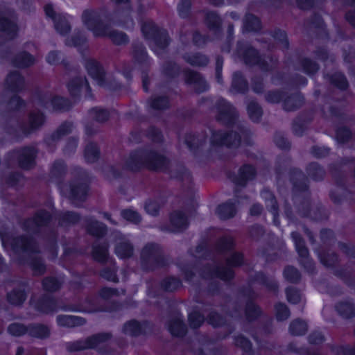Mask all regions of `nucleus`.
I'll list each match as a JSON object with an SVG mask.
<instances>
[{
  "label": "nucleus",
  "mask_w": 355,
  "mask_h": 355,
  "mask_svg": "<svg viewBox=\"0 0 355 355\" xmlns=\"http://www.w3.org/2000/svg\"><path fill=\"white\" fill-rule=\"evenodd\" d=\"M68 88L72 95H77L79 93H85V95L89 92V87L86 80L81 78L72 80L68 85Z\"/></svg>",
  "instance_id": "9b49d317"
},
{
  "label": "nucleus",
  "mask_w": 355,
  "mask_h": 355,
  "mask_svg": "<svg viewBox=\"0 0 355 355\" xmlns=\"http://www.w3.org/2000/svg\"><path fill=\"white\" fill-rule=\"evenodd\" d=\"M115 252L119 258H126L132 254V247L125 238L121 237L117 240Z\"/></svg>",
  "instance_id": "f8f14e48"
},
{
  "label": "nucleus",
  "mask_w": 355,
  "mask_h": 355,
  "mask_svg": "<svg viewBox=\"0 0 355 355\" xmlns=\"http://www.w3.org/2000/svg\"><path fill=\"white\" fill-rule=\"evenodd\" d=\"M123 331L127 334L136 336L141 333V325L137 321L132 320L125 324Z\"/></svg>",
  "instance_id": "5701e85b"
},
{
  "label": "nucleus",
  "mask_w": 355,
  "mask_h": 355,
  "mask_svg": "<svg viewBox=\"0 0 355 355\" xmlns=\"http://www.w3.org/2000/svg\"><path fill=\"white\" fill-rule=\"evenodd\" d=\"M228 264L231 266H236L240 265L243 261V257L239 253L233 254L230 259H228Z\"/></svg>",
  "instance_id": "864d4df0"
},
{
  "label": "nucleus",
  "mask_w": 355,
  "mask_h": 355,
  "mask_svg": "<svg viewBox=\"0 0 355 355\" xmlns=\"http://www.w3.org/2000/svg\"><path fill=\"white\" fill-rule=\"evenodd\" d=\"M347 19L349 21V22L352 24L354 26H355V14H352L349 12L347 15Z\"/></svg>",
  "instance_id": "774afa93"
},
{
  "label": "nucleus",
  "mask_w": 355,
  "mask_h": 355,
  "mask_svg": "<svg viewBox=\"0 0 355 355\" xmlns=\"http://www.w3.org/2000/svg\"><path fill=\"white\" fill-rule=\"evenodd\" d=\"M17 27L14 21L8 19V14L6 12H0V31L3 32L10 37L15 35Z\"/></svg>",
  "instance_id": "1a4fd4ad"
},
{
  "label": "nucleus",
  "mask_w": 355,
  "mask_h": 355,
  "mask_svg": "<svg viewBox=\"0 0 355 355\" xmlns=\"http://www.w3.org/2000/svg\"><path fill=\"white\" fill-rule=\"evenodd\" d=\"M189 325L190 329L196 330L200 326V315L198 312L189 313Z\"/></svg>",
  "instance_id": "e433bc0d"
},
{
  "label": "nucleus",
  "mask_w": 355,
  "mask_h": 355,
  "mask_svg": "<svg viewBox=\"0 0 355 355\" xmlns=\"http://www.w3.org/2000/svg\"><path fill=\"white\" fill-rule=\"evenodd\" d=\"M43 122L44 116L40 112L33 114L30 116V123L33 129L41 125Z\"/></svg>",
  "instance_id": "ea45409f"
},
{
  "label": "nucleus",
  "mask_w": 355,
  "mask_h": 355,
  "mask_svg": "<svg viewBox=\"0 0 355 355\" xmlns=\"http://www.w3.org/2000/svg\"><path fill=\"white\" fill-rule=\"evenodd\" d=\"M168 330L171 334L176 336L184 335L187 330L182 322V318L181 316H177L173 318L168 324Z\"/></svg>",
  "instance_id": "ddd939ff"
},
{
  "label": "nucleus",
  "mask_w": 355,
  "mask_h": 355,
  "mask_svg": "<svg viewBox=\"0 0 355 355\" xmlns=\"http://www.w3.org/2000/svg\"><path fill=\"white\" fill-rule=\"evenodd\" d=\"M186 60L188 62H189L191 65H198L200 62V58L198 55H195L193 56V58H190L189 56H187L186 58Z\"/></svg>",
  "instance_id": "0e129e2a"
},
{
  "label": "nucleus",
  "mask_w": 355,
  "mask_h": 355,
  "mask_svg": "<svg viewBox=\"0 0 355 355\" xmlns=\"http://www.w3.org/2000/svg\"><path fill=\"white\" fill-rule=\"evenodd\" d=\"M261 207L259 205H254L250 209L251 215H257L261 211Z\"/></svg>",
  "instance_id": "69168bd1"
},
{
  "label": "nucleus",
  "mask_w": 355,
  "mask_h": 355,
  "mask_svg": "<svg viewBox=\"0 0 355 355\" xmlns=\"http://www.w3.org/2000/svg\"><path fill=\"white\" fill-rule=\"evenodd\" d=\"M235 344L243 348L245 351L249 350L251 347V344L249 340L243 336H238L236 338Z\"/></svg>",
  "instance_id": "8fccbe9b"
},
{
  "label": "nucleus",
  "mask_w": 355,
  "mask_h": 355,
  "mask_svg": "<svg viewBox=\"0 0 355 355\" xmlns=\"http://www.w3.org/2000/svg\"><path fill=\"white\" fill-rule=\"evenodd\" d=\"M243 80L240 73H235L233 79V86L237 87L238 84L241 83V80Z\"/></svg>",
  "instance_id": "338daca9"
},
{
  "label": "nucleus",
  "mask_w": 355,
  "mask_h": 355,
  "mask_svg": "<svg viewBox=\"0 0 355 355\" xmlns=\"http://www.w3.org/2000/svg\"><path fill=\"white\" fill-rule=\"evenodd\" d=\"M261 197L266 201L267 206L270 207L271 212L273 215V221L277 225L276 201L272 193L269 190H264L261 193Z\"/></svg>",
  "instance_id": "2eb2a0df"
},
{
  "label": "nucleus",
  "mask_w": 355,
  "mask_h": 355,
  "mask_svg": "<svg viewBox=\"0 0 355 355\" xmlns=\"http://www.w3.org/2000/svg\"><path fill=\"white\" fill-rule=\"evenodd\" d=\"M241 143V136L237 133H228L225 135L221 141V144L227 145L230 147H236Z\"/></svg>",
  "instance_id": "6ab92c4d"
},
{
  "label": "nucleus",
  "mask_w": 355,
  "mask_h": 355,
  "mask_svg": "<svg viewBox=\"0 0 355 355\" xmlns=\"http://www.w3.org/2000/svg\"><path fill=\"white\" fill-rule=\"evenodd\" d=\"M141 31L145 38L149 42L152 50L159 53L168 44V38L163 30H159L151 21H145L141 26Z\"/></svg>",
  "instance_id": "7ed1b4c3"
},
{
  "label": "nucleus",
  "mask_w": 355,
  "mask_h": 355,
  "mask_svg": "<svg viewBox=\"0 0 355 355\" xmlns=\"http://www.w3.org/2000/svg\"><path fill=\"white\" fill-rule=\"evenodd\" d=\"M88 231L94 236H101L105 233V227L98 221H93L89 225Z\"/></svg>",
  "instance_id": "bb28decb"
},
{
  "label": "nucleus",
  "mask_w": 355,
  "mask_h": 355,
  "mask_svg": "<svg viewBox=\"0 0 355 355\" xmlns=\"http://www.w3.org/2000/svg\"><path fill=\"white\" fill-rule=\"evenodd\" d=\"M30 333L33 336L43 338L49 334V329L44 325L37 324L31 328Z\"/></svg>",
  "instance_id": "7c9ffc66"
},
{
  "label": "nucleus",
  "mask_w": 355,
  "mask_h": 355,
  "mask_svg": "<svg viewBox=\"0 0 355 355\" xmlns=\"http://www.w3.org/2000/svg\"><path fill=\"white\" fill-rule=\"evenodd\" d=\"M85 38H72L70 40L67 41V44L70 46H79L81 44H83L85 42Z\"/></svg>",
  "instance_id": "680f3d73"
},
{
  "label": "nucleus",
  "mask_w": 355,
  "mask_h": 355,
  "mask_svg": "<svg viewBox=\"0 0 355 355\" xmlns=\"http://www.w3.org/2000/svg\"><path fill=\"white\" fill-rule=\"evenodd\" d=\"M101 276L105 279L112 282H116L118 279L116 271L114 269L103 270L101 272Z\"/></svg>",
  "instance_id": "09e8293b"
},
{
  "label": "nucleus",
  "mask_w": 355,
  "mask_h": 355,
  "mask_svg": "<svg viewBox=\"0 0 355 355\" xmlns=\"http://www.w3.org/2000/svg\"><path fill=\"white\" fill-rule=\"evenodd\" d=\"M10 245L14 251H17L19 249L26 250L27 248L26 241L24 239H21L20 243L18 241H15L13 243H10Z\"/></svg>",
  "instance_id": "5fc2aeb1"
},
{
  "label": "nucleus",
  "mask_w": 355,
  "mask_h": 355,
  "mask_svg": "<svg viewBox=\"0 0 355 355\" xmlns=\"http://www.w3.org/2000/svg\"><path fill=\"white\" fill-rule=\"evenodd\" d=\"M46 60L50 64H55L58 60V53L56 52H51L49 53Z\"/></svg>",
  "instance_id": "e2e57ef3"
},
{
  "label": "nucleus",
  "mask_w": 355,
  "mask_h": 355,
  "mask_svg": "<svg viewBox=\"0 0 355 355\" xmlns=\"http://www.w3.org/2000/svg\"><path fill=\"white\" fill-rule=\"evenodd\" d=\"M26 331V328L20 324H12L8 327V332L13 336H21Z\"/></svg>",
  "instance_id": "4c0bfd02"
},
{
  "label": "nucleus",
  "mask_w": 355,
  "mask_h": 355,
  "mask_svg": "<svg viewBox=\"0 0 355 355\" xmlns=\"http://www.w3.org/2000/svg\"><path fill=\"white\" fill-rule=\"evenodd\" d=\"M245 26L249 31H257L260 28V21L252 15H248L245 19Z\"/></svg>",
  "instance_id": "cd10ccee"
},
{
  "label": "nucleus",
  "mask_w": 355,
  "mask_h": 355,
  "mask_svg": "<svg viewBox=\"0 0 355 355\" xmlns=\"http://www.w3.org/2000/svg\"><path fill=\"white\" fill-rule=\"evenodd\" d=\"M83 21L95 37H108L118 44L128 40L124 33L113 31L110 25L105 24L104 17L98 12L85 10L83 14Z\"/></svg>",
  "instance_id": "f257e3e1"
},
{
  "label": "nucleus",
  "mask_w": 355,
  "mask_h": 355,
  "mask_svg": "<svg viewBox=\"0 0 355 355\" xmlns=\"http://www.w3.org/2000/svg\"><path fill=\"white\" fill-rule=\"evenodd\" d=\"M51 219V215L46 211H41L38 213L33 219L36 226H42L46 225Z\"/></svg>",
  "instance_id": "473e14b6"
},
{
  "label": "nucleus",
  "mask_w": 355,
  "mask_h": 355,
  "mask_svg": "<svg viewBox=\"0 0 355 355\" xmlns=\"http://www.w3.org/2000/svg\"><path fill=\"white\" fill-rule=\"evenodd\" d=\"M276 317L278 320H284L287 319L290 313L288 309V308L282 304H277L276 306Z\"/></svg>",
  "instance_id": "72a5a7b5"
},
{
  "label": "nucleus",
  "mask_w": 355,
  "mask_h": 355,
  "mask_svg": "<svg viewBox=\"0 0 355 355\" xmlns=\"http://www.w3.org/2000/svg\"><path fill=\"white\" fill-rule=\"evenodd\" d=\"M156 252V246L154 244H149L146 245L141 252V257L146 260L148 257L149 259L154 258Z\"/></svg>",
  "instance_id": "a19ab883"
},
{
  "label": "nucleus",
  "mask_w": 355,
  "mask_h": 355,
  "mask_svg": "<svg viewBox=\"0 0 355 355\" xmlns=\"http://www.w3.org/2000/svg\"><path fill=\"white\" fill-rule=\"evenodd\" d=\"M9 302L13 304H20L26 299L25 293L21 290L13 291L8 295Z\"/></svg>",
  "instance_id": "a878e982"
},
{
  "label": "nucleus",
  "mask_w": 355,
  "mask_h": 355,
  "mask_svg": "<svg viewBox=\"0 0 355 355\" xmlns=\"http://www.w3.org/2000/svg\"><path fill=\"white\" fill-rule=\"evenodd\" d=\"M180 285V282L176 278H168L164 280L163 286L164 289L169 291H173L177 289Z\"/></svg>",
  "instance_id": "58836bf2"
},
{
  "label": "nucleus",
  "mask_w": 355,
  "mask_h": 355,
  "mask_svg": "<svg viewBox=\"0 0 355 355\" xmlns=\"http://www.w3.org/2000/svg\"><path fill=\"white\" fill-rule=\"evenodd\" d=\"M291 235L299 255L302 257H306L308 255V250L300 236L296 232H293Z\"/></svg>",
  "instance_id": "412c9836"
},
{
  "label": "nucleus",
  "mask_w": 355,
  "mask_h": 355,
  "mask_svg": "<svg viewBox=\"0 0 355 355\" xmlns=\"http://www.w3.org/2000/svg\"><path fill=\"white\" fill-rule=\"evenodd\" d=\"M334 83L340 89H345L347 86V83L345 78L340 73L336 74L333 79Z\"/></svg>",
  "instance_id": "3c124183"
},
{
  "label": "nucleus",
  "mask_w": 355,
  "mask_h": 355,
  "mask_svg": "<svg viewBox=\"0 0 355 355\" xmlns=\"http://www.w3.org/2000/svg\"><path fill=\"white\" fill-rule=\"evenodd\" d=\"M86 68L89 76L98 85H104L105 74L98 62L93 60H88L86 64Z\"/></svg>",
  "instance_id": "0eeeda50"
},
{
  "label": "nucleus",
  "mask_w": 355,
  "mask_h": 355,
  "mask_svg": "<svg viewBox=\"0 0 355 355\" xmlns=\"http://www.w3.org/2000/svg\"><path fill=\"white\" fill-rule=\"evenodd\" d=\"M165 162V157L156 152L139 150L129 156L127 166L131 170H137L142 166L157 170L162 168Z\"/></svg>",
  "instance_id": "f03ea898"
},
{
  "label": "nucleus",
  "mask_w": 355,
  "mask_h": 355,
  "mask_svg": "<svg viewBox=\"0 0 355 355\" xmlns=\"http://www.w3.org/2000/svg\"><path fill=\"white\" fill-rule=\"evenodd\" d=\"M64 195L73 200H83L87 193V187L83 184L70 185L62 191Z\"/></svg>",
  "instance_id": "39448f33"
},
{
  "label": "nucleus",
  "mask_w": 355,
  "mask_h": 355,
  "mask_svg": "<svg viewBox=\"0 0 355 355\" xmlns=\"http://www.w3.org/2000/svg\"><path fill=\"white\" fill-rule=\"evenodd\" d=\"M307 329L306 324L301 320H295L291 325L289 331L293 335H302L304 334Z\"/></svg>",
  "instance_id": "4be33fe9"
},
{
  "label": "nucleus",
  "mask_w": 355,
  "mask_h": 355,
  "mask_svg": "<svg viewBox=\"0 0 355 355\" xmlns=\"http://www.w3.org/2000/svg\"><path fill=\"white\" fill-rule=\"evenodd\" d=\"M246 311L249 317H254L259 313V308L253 304L249 305Z\"/></svg>",
  "instance_id": "4d7b16f0"
},
{
  "label": "nucleus",
  "mask_w": 355,
  "mask_h": 355,
  "mask_svg": "<svg viewBox=\"0 0 355 355\" xmlns=\"http://www.w3.org/2000/svg\"><path fill=\"white\" fill-rule=\"evenodd\" d=\"M310 342L314 344H318L323 340V337L320 333L312 334L309 338Z\"/></svg>",
  "instance_id": "052dcab7"
},
{
  "label": "nucleus",
  "mask_w": 355,
  "mask_h": 355,
  "mask_svg": "<svg viewBox=\"0 0 355 355\" xmlns=\"http://www.w3.org/2000/svg\"><path fill=\"white\" fill-rule=\"evenodd\" d=\"M93 256L99 261H105L107 257V247L103 245H94L93 248Z\"/></svg>",
  "instance_id": "393cba45"
},
{
  "label": "nucleus",
  "mask_w": 355,
  "mask_h": 355,
  "mask_svg": "<svg viewBox=\"0 0 355 355\" xmlns=\"http://www.w3.org/2000/svg\"><path fill=\"white\" fill-rule=\"evenodd\" d=\"M241 175L242 178L249 180L252 178L255 175L254 168L251 166H245L241 169Z\"/></svg>",
  "instance_id": "49530a36"
},
{
  "label": "nucleus",
  "mask_w": 355,
  "mask_h": 355,
  "mask_svg": "<svg viewBox=\"0 0 355 355\" xmlns=\"http://www.w3.org/2000/svg\"><path fill=\"white\" fill-rule=\"evenodd\" d=\"M122 216L124 219L132 223H138L140 220L139 214L134 210L126 209L122 211Z\"/></svg>",
  "instance_id": "f704fd0d"
},
{
  "label": "nucleus",
  "mask_w": 355,
  "mask_h": 355,
  "mask_svg": "<svg viewBox=\"0 0 355 355\" xmlns=\"http://www.w3.org/2000/svg\"><path fill=\"white\" fill-rule=\"evenodd\" d=\"M46 15L51 18L54 24L55 28L58 33L62 35L65 34L69 30V21L66 17L61 15H57L51 4H47L44 7Z\"/></svg>",
  "instance_id": "20e7f679"
},
{
  "label": "nucleus",
  "mask_w": 355,
  "mask_h": 355,
  "mask_svg": "<svg viewBox=\"0 0 355 355\" xmlns=\"http://www.w3.org/2000/svg\"><path fill=\"white\" fill-rule=\"evenodd\" d=\"M66 103V100L60 97H55L51 101V104L55 110H64Z\"/></svg>",
  "instance_id": "de8ad7c7"
},
{
  "label": "nucleus",
  "mask_w": 355,
  "mask_h": 355,
  "mask_svg": "<svg viewBox=\"0 0 355 355\" xmlns=\"http://www.w3.org/2000/svg\"><path fill=\"white\" fill-rule=\"evenodd\" d=\"M285 278L291 282H295L300 279L298 271L293 267H287L284 272Z\"/></svg>",
  "instance_id": "2f4dec72"
},
{
  "label": "nucleus",
  "mask_w": 355,
  "mask_h": 355,
  "mask_svg": "<svg viewBox=\"0 0 355 355\" xmlns=\"http://www.w3.org/2000/svg\"><path fill=\"white\" fill-rule=\"evenodd\" d=\"M191 3L189 0H182L178 8L179 14L182 17H184L187 15Z\"/></svg>",
  "instance_id": "a18cd8bd"
},
{
  "label": "nucleus",
  "mask_w": 355,
  "mask_h": 355,
  "mask_svg": "<svg viewBox=\"0 0 355 355\" xmlns=\"http://www.w3.org/2000/svg\"><path fill=\"white\" fill-rule=\"evenodd\" d=\"M35 155L36 151L33 147L21 150L19 153V162L21 166L24 168H31L34 163Z\"/></svg>",
  "instance_id": "9d476101"
},
{
  "label": "nucleus",
  "mask_w": 355,
  "mask_h": 355,
  "mask_svg": "<svg viewBox=\"0 0 355 355\" xmlns=\"http://www.w3.org/2000/svg\"><path fill=\"white\" fill-rule=\"evenodd\" d=\"M188 220L182 211H175L170 217V226L168 228L171 232H179L187 227Z\"/></svg>",
  "instance_id": "6e6552de"
},
{
  "label": "nucleus",
  "mask_w": 355,
  "mask_h": 355,
  "mask_svg": "<svg viewBox=\"0 0 355 355\" xmlns=\"http://www.w3.org/2000/svg\"><path fill=\"white\" fill-rule=\"evenodd\" d=\"M267 99L270 102L277 103L280 101L281 96L278 92H272L268 94Z\"/></svg>",
  "instance_id": "bf43d9fd"
},
{
  "label": "nucleus",
  "mask_w": 355,
  "mask_h": 355,
  "mask_svg": "<svg viewBox=\"0 0 355 355\" xmlns=\"http://www.w3.org/2000/svg\"><path fill=\"white\" fill-rule=\"evenodd\" d=\"M248 112L250 119L254 121L259 119L262 113L259 105L254 102H251L248 105Z\"/></svg>",
  "instance_id": "c85d7f7f"
},
{
  "label": "nucleus",
  "mask_w": 355,
  "mask_h": 355,
  "mask_svg": "<svg viewBox=\"0 0 355 355\" xmlns=\"http://www.w3.org/2000/svg\"><path fill=\"white\" fill-rule=\"evenodd\" d=\"M92 115L98 121H105L109 116L107 110L101 108H95L92 111Z\"/></svg>",
  "instance_id": "37998d69"
},
{
  "label": "nucleus",
  "mask_w": 355,
  "mask_h": 355,
  "mask_svg": "<svg viewBox=\"0 0 355 355\" xmlns=\"http://www.w3.org/2000/svg\"><path fill=\"white\" fill-rule=\"evenodd\" d=\"M338 312L345 318H350L355 315V307L349 302H342L337 305Z\"/></svg>",
  "instance_id": "a211bd4d"
},
{
  "label": "nucleus",
  "mask_w": 355,
  "mask_h": 355,
  "mask_svg": "<svg viewBox=\"0 0 355 355\" xmlns=\"http://www.w3.org/2000/svg\"><path fill=\"white\" fill-rule=\"evenodd\" d=\"M145 209L149 214L155 215L158 211L159 207L156 202L148 201L146 203Z\"/></svg>",
  "instance_id": "603ef678"
},
{
  "label": "nucleus",
  "mask_w": 355,
  "mask_h": 355,
  "mask_svg": "<svg viewBox=\"0 0 355 355\" xmlns=\"http://www.w3.org/2000/svg\"><path fill=\"white\" fill-rule=\"evenodd\" d=\"M118 291L116 290L110 288H104L101 290V295L103 298H109L114 295H118Z\"/></svg>",
  "instance_id": "6e6d98bb"
},
{
  "label": "nucleus",
  "mask_w": 355,
  "mask_h": 355,
  "mask_svg": "<svg viewBox=\"0 0 355 355\" xmlns=\"http://www.w3.org/2000/svg\"><path fill=\"white\" fill-rule=\"evenodd\" d=\"M98 156V150L94 144H89L85 150V157L87 162H94Z\"/></svg>",
  "instance_id": "b1692460"
},
{
  "label": "nucleus",
  "mask_w": 355,
  "mask_h": 355,
  "mask_svg": "<svg viewBox=\"0 0 355 355\" xmlns=\"http://www.w3.org/2000/svg\"><path fill=\"white\" fill-rule=\"evenodd\" d=\"M60 286V282L54 277L46 278L43 282V286L44 289L53 291L57 290Z\"/></svg>",
  "instance_id": "c756f323"
},
{
  "label": "nucleus",
  "mask_w": 355,
  "mask_h": 355,
  "mask_svg": "<svg viewBox=\"0 0 355 355\" xmlns=\"http://www.w3.org/2000/svg\"><path fill=\"white\" fill-rule=\"evenodd\" d=\"M35 59L31 55L23 52L17 55L14 61V64L18 67H26L33 64Z\"/></svg>",
  "instance_id": "f3484780"
},
{
  "label": "nucleus",
  "mask_w": 355,
  "mask_h": 355,
  "mask_svg": "<svg viewBox=\"0 0 355 355\" xmlns=\"http://www.w3.org/2000/svg\"><path fill=\"white\" fill-rule=\"evenodd\" d=\"M57 322L60 326L72 327L76 324H81L80 319L73 315H59L57 318Z\"/></svg>",
  "instance_id": "aec40b11"
},
{
  "label": "nucleus",
  "mask_w": 355,
  "mask_h": 355,
  "mask_svg": "<svg viewBox=\"0 0 355 355\" xmlns=\"http://www.w3.org/2000/svg\"><path fill=\"white\" fill-rule=\"evenodd\" d=\"M6 84L13 91H18L24 85V78L18 72L10 73L6 79Z\"/></svg>",
  "instance_id": "4468645a"
},
{
  "label": "nucleus",
  "mask_w": 355,
  "mask_h": 355,
  "mask_svg": "<svg viewBox=\"0 0 355 355\" xmlns=\"http://www.w3.org/2000/svg\"><path fill=\"white\" fill-rule=\"evenodd\" d=\"M108 338L109 335L107 334L94 336L86 340L75 343L72 349L81 350L87 348H96L101 342L106 340Z\"/></svg>",
  "instance_id": "423d86ee"
},
{
  "label": "nucleus",
  "mask_w": 355,
  "mask_h": 355,
  "mask_svg": "<svg viewBox=\"0 0 355 355\" xmlns=\"http://www.w3.org/2000/svg\"><path fill=\"white\" fill-rule=\"evenodd\" d=\"M214 276L223 280H228L233 277L234 272L230 268H223L215 272Z\"/></svg>",
  "instance_id": "c9c22d12"
},
{
  "label": "nucleus",
  "mask_w": 355,
  "mask_h": 355,
  "mask_svg": "<svg viewBox=\"0 0 355 355\" xmlns=\"http://www.w3.org/2000/svg\"><path fill=\"white\" fill-rule=\"evenodd\" d=\"M64 218L69 223H75L79 219L78 215L73 212H68L64 215Z\"/></svg>",
  "instance_id": "13d9d810"
},
{
  "label": "nucleus",
  "mask_w": 355,
  "mask_h": 355,
  "mask_svg": "<svg viewBox=\"0 0 355 355\" xmlns=\"http://www.w3.org/2000/svg\"><path fill=\"white\" fill-rule=\"evenodd\" d=\"M236 212L234 206L232 203H225L220 205L218 208L217 213L219 217L223 219H227L232 217Z\"/></svg>",
  "instance_id": "dca6fc26"
},
{
  "label": "nucleus",
  "mask_w": 355,
  "mask_h": 355,
  "mask_svg": "<svg viewBox=\"0 0 355 355\" xmlns=\"http://www.w3.org/2000/svg\"><path fill=\"white\" fill-rule=\"evenodd\" d=\"M168 99L166 97H159L152 100L151 107L154 109H164L168 106Z\"/></svg>",
  "instance_id": "79ce46f5"
},
{
  "label": "nucleus",
  "mask_w": 355,
  "mask_h": 355,
  "mask_svg": "<svg viewBox=\"0 0 355 355\" xmlns=\"http://www.w3.org/2000/svg\"><path fill=\"white\" fill-rule=\"evenodd\" d=\"M286 295L287 299L288 302L296 304L297 303L301 298L300 294L299 292L296 290H294L293 288H288L286 290Z\"/></svg>",
  "instance_id": "c03bdc74"
}]
</instances>
